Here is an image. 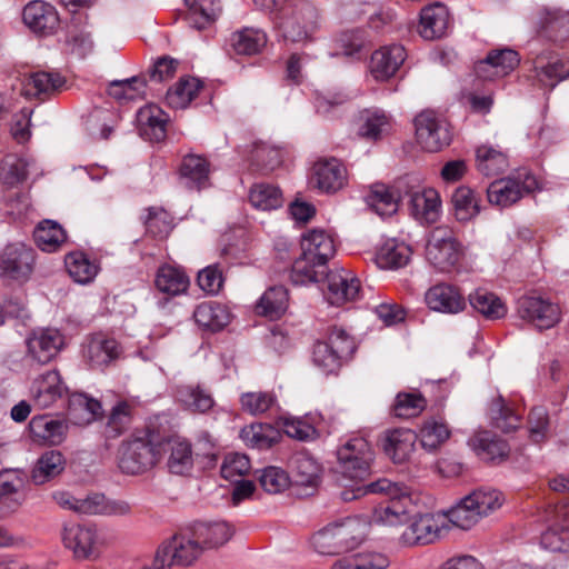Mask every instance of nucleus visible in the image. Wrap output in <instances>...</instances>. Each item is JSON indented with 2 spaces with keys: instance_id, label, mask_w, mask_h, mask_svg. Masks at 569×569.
I'll return each mask as SVG.
<instances>
[{
  "instance_id": "obj_1",
  "label": "nucleus",
  "mask_w": 569,
  "mask_h": 569,
  "mask_svg": "<svg viewBox=\"0 0 569 569\" xmlns=\"http://www.w3.org/2000/svg\"><path fill=\"white\" fill-rule=\"evenodd\" d=\"M367 493H381L389 498L386 505H381L375 510V523L383 527H398L408 523L415 507L409 488L387 478H381L367 483V486L346 488L340 492V498L343 501H352Z\"/></svg>"
},
{
  "instance_id": "obj_2",
  "label": "nucleus",
  "mask_w": 569,
  "mask_h": 569,
  "mask_svg": "<svg viewBox=\"0 0 569 569\" xmlns=\"http://www.w3.org/2000/svg\"><path fill=\"white\" fill-rule=\"evenodd\" d=\"M505 502L501 491L493 488H479L463 497L449 511L450 521L458 528L468 530L481 518L495 512Z\"/></svg>"
},
{
  "instance_id": "obj_3",
  "label": "nucleus",
  "mask_w": 569,
  "mask_h": 569,
  "mask_svg": "<svg viewBox=\"0 0 569 569\" xmlns=\"http://www.w3.org/2000/svg\"><path fill=\"white\" fill-rule=\"evenodd\" d=\"M158 436L149 433L143 438L123 441L118 449V467L127 475H140L160 460Z\"/></svg>"
},
{
  "instance_id": "obj_4",
  "label": "nucleus",
  "mask_w": 569,
  "mask_h": 569,
  "mask_svg": "<svg viewBox=\"0 0 569 569\" xmlns=\"http://www.w3.org/2000/svg\"><path fill=\"white\" fill-rule=\"evenodd\" d=\"M363 525L348 518L341 523L329 525L312 538V545L320 555H338L356 548L363 540Z\"/></svg>"
},
{
  "instance_id": "obj_5",
  "label": "nucleus",
  "mask_w": 569,
  "mask_h": 569,
  "mask_svg": "<svg viewBox=\"0 0 569 569\" xmlns=\"http://www.w3.org/2000/svg\"><path fill=\"white\" fill-rule=\"evenodd\" d=\"M338 471L342 478L355 482L350 489L361 486L369 475L375 453L365 438H352L337 450Z\"/></svg>"
},
{
  "instance_id": "obj_6",
  "label": "nucleus",
  "mask_w": 569,
  "mask_h": 569,
  "mask_svg": "<svg viewBox=\"0 0 569 569\" xmlns=\"http://www.w3.org/2000/svg\"><path fill=\"white\" fill-rule=\"evenodd\" d=\"M426 256L436 268L441 271H448L459 263L463 256V250L455 232L446 226H440L430 233L426 247Z\"/></svg>"
},
{
  "instance_id": "obj_7",
  "label": "nucleus",
  "mask_w": 569,
  "mask_h": 569,
  "mask_svg": "<svg viewBox=\"0 0 569 569\" xmlns=\"http://www.w3.org/2000/svg\"><path fill=\"white\" fill-rule=\"evenodd\" d=\"M26 359L44 366L54 360L66 347V337L57 328H37L26 338Z\"/></svg>"
},
{
  "instance_id": "obj_8",
  "label": "nucleus",
  "mask_w": 569,
  "mask_h": 569,
  "mask_svg": "<svg viewBox=\"0 0 569 569\" xmlns=\"http://www.w3.org/2000/svg\"><path fill=\"white\" fill-rule=\"evenodd\" d=\"M34 251L22 242L7 244L0 252V278L18 283L27 282L34 267Z\"/></svg>"
},
{
  "instance_id": "obj_9",
  "label": "nucleus",
  "mask_w": 569,
  "mask_h": 569,
  "mask_svg": "<svg viewBox=\"0 0 569 569\" xmlns=\"http://www.w3.org/2000/svg\"><path fill=\"white\" fill-rule=\"evenodd\" d=\"M203 551L196 537L176 536L162 543L154 556L152 569H166L171 566L191 565Z\"/></svg>"
},
{
  "instance_id": "obj_10",
  "label": "nucleus",
  "mask_w": 569,
  "mask_h": 569,
  "mask_svg": "<svg viewBox=\"0 0 569 569\" xmlns=\"http://www.w3.org/2000/svg\"><path fill=\"white\" fill-rule=\"evenodd\" d=\"M417 142L429 152L440 151L449 146L451 133L448 122L430 110L422 111L415 118Z\"/></svg>"
},
{
  "instance_id": "obj_11",
  "label": "nucleus",
  "mask_w": 569,
  "mask_h": 569,
  "mask_svg": "<svg viewBox=\"0 0 569 569\" xmlns=\"http://www.w3.org/2000/svg\"><path fill=\"white\" fill-rule=\"evenodd\" d=\"M518 316L543 330L556 326L561 318V310L557 303L542 296L528 295L517 301Z\"/></svg>"
},
{
  "instance_id": "obj_12",
  "label": "nucleus",
  "mask_w": 569,
  "mask_h": 569,
  "mask_svg": "<svg viewBox=\"0 0 569 569\" xmlns=\"http://www.w3.org/2000/svg\"><path fill=\"white\" fill-rule=\"evenodd\" d=\"M319 16L309 3L295 6L289 17L281 24L284 41L302 42L309 40L318 29Z\"/></svg>"
},
{
  "instance_id": "obj_13",
  "label": "nucleus",
  "mask_w": 569,
  "mask_h": 569,
  "mask_svg": "<svg viewBox=\"0 0 569 569\" xmlns=\"http://www.w3.org/2000/svg\"><path fill=\"white\" fill-rule=\"evenodd\" d=\"M405 179H408V183L405 184L403 193L410 198L412 216L420 221L433 222L441 206L438 192L432 188H421L416 177L408 176Z\"/></svg>"
},
{
  "instance_id": "obj_14",
  "label": "nucleus",
  "mask_w": 569,
  "mask_h": 569,
  "mask_svg": "<svg viewBox=\"0 0 569 569\" xmlns=\"http://www.w3.org/2000/svg\"><path fill=\"white\" fill-rule=\"evenodd\" d=\"M28 476L20 469L0 472V516L17 511L27 499Z\"/></svg>"
},
{
  "instance_id": "obj_15",
  "label": "nucleus",
  "mask_w": 569,
  "mask_h": 569,
  "mask_svg": "<svg viewBox=\"0 0 569 569\" xmlns=\"http://www.w3.org/2000/svg\"><path fill=\"white\" fill-rule=\"evenodd\" d=\"M537 33L552 42L569 38V12L557 8L541 7L531 17Z\"/></svg>"
},
{
  "instance_id": "obj_16",
  "label": "nucleus",
  "mask_w": 569,
  "mask_h": 569,
  "mask_svg": "<svg viewBox=\"0 0 569 569\" xmlns=\"http://www.w3.org/2000/svg\"><path fill=\"white\" fill-rule=\"evenodd\" d=\"M326 299L332 306L356 301L360 295V281L349 270L335 268L326 273Z\"/></svg>"
},
{
  "instance_id": "obj_17",
  "label": "nucleus",
  "mask_w": 569,
  "mask_h": 569,
  "mask_svg": "<svg viewBox=\"0 0 569 569\" xmlns=\"http://www.w3.org/2000/svg\"><path fill=\"white\" fill-rule=\"evenodd\" d=\"M67 391L60 372L57 369H51L33 379L30 387V398L38 409H47L61 399Z\"/></svg>"
},
{
  "instance_id": "obj_18",
  "label": "nucleus",
  "mask_w": 569,
  "mask_h": 569,
  "mask_svg": "<svg viewBox=\"0 0 569 569\" xmlns=\"http://www.w3.org/2000/svg\"><path fill=\"white\" fill-rule=\"evenodd\" d=\"M121 352L118 341L102 333L88 337L82 345V357L93 369L107 367L117 360Z\"/></svg>"
},
{
  "instance_id": "obj_19",
  "label": "nucleus",
  "mask_w": 569,
  "mask_h": 569,
  "mask_svg": "<svg viewBox=\"0 0 569 569\" xmlns=\"http://www.w3.org/2000/svg\"><path fill=\"white\" fill-rule=\"evenodd\" d=\"M160 458L167 453V467L173 475L183 476L191 471L193 467V453L191 443L180 437H170L159 439Z\"/></svg>"
},
{
  "instance_id": "obj_20",
  "label": "nucleus",
  "mask_w": 569,
  "mask_h": 569,
  "mask_svg": "<svg viewBox=\"0 0 569 569\" xmlns=\"http://www.w3.org/2000/svg\"><path fill=\"white\" fill-rule=\"evenodd\" d=\"M62 541L77 559L98 556V537L93 528L76 523L67 525L62 531Z\"/></svg>"
},
{
  "instance_id": "obj_21",
  "label": "nucleus",
  "mask_w": 569,
  "mask_h": 569,
  "mask_svg": "<svg viewBox=\"0 0 569 569\" xmlns=\"http://www.w3.org/2000/svg\"><path fill=\"white\" fill-rule=\"evenodd\" d=\"M249 458L246 455L229 453L221 466V476L232 482V503L238 506L249 498Z\"/></svg>"
},
{
  "instance_id": "obj_22",
  "label": "nucleus",
  "mask_w": 569,
  "mask_h": 569,
  "mask_svg": "<svg viewBox=\"0 0 569 569\" xmlns=\"http://www.w3.org/2000/svg\"><path fill=\"white\" fill-rule=\"evenodd\" d=\"M408 179H399L395 186L377 183L366 197L367 204L380 217H389L398 211L399 202Z\"/></svg>"
},
{
  "instance_id": "obj_23",
  "label": "nucleus",
  "mask_w": 569,
  "mask_h": 569,
  "mask_svg": "<svg viewBox=\"0 0 569 569\" xmlns=\"http://www.w3.org/2000/svg\"><path fill=\"white\" fill-rule=\"evenodd\" d=\"M425 301L432 311L449 315L459 313L466 308V300L460 290L446 282L430 287L425 293Z\"/></svg>"
},
{
  "instance_id": "obj_24",
  "label": "nucleus",
  "mask_w": 569,
  "mask_h": 569,
  "mask_svg": "<svg viewBox=\"0 0 569 569\" xmlns=\"http://www.w3.org/2000/svg\"><path fill=\"white\" fill-rule=\"evenodd\" d=\"M519 63L518 53L511 49L492 50L477 62L475 72L482 80H495L509 74Z\"/></svg>"
},
{
  "instance_id": "obj_25",
  "label": "nucleus",
  "mask_w": 569,
  "mask_h": 569,
  "mask_svg": "<svg viewBox=\"0 0 569 569\" xmlns=\"http://www.w3.org/2000/svg\"><path fill=\"white\" fill-rule=\"evenodd\" d=\"M356 134L367 141H378L392 130L391 118L380 109H365L355 120Z\"/></svg>"
},
{
  "instance_id": "obj_26",
  "label": "nucleus",
  "mask_w": 569,
  "mask_h": 569,
  "mask_svg": "<svg viewBox=\"0 0 569 569\" xmlns=\"http://www.w3.org/2000/svg\"><path fill=\"white\" fill-rule=\"evenodd\" d=\"M290 480L296 487L303 488V495L308 496V489H316L321 478V467L307 452H297L289 460Z\"/></svg>"
},
{
  "instance_id": "obj_27",
  "label": "nucleus",
  "mask_w": 569,
  "mask_h": 569,
  "mask_svg": "<svg viewBox=\"0 0 569 569\" xmlns=\"http://www.w3.org/2000/svg\"><path fill=\"white\" fill-rule=\"evenodd\" d=\"M312 170L311 181L322 192H337L347 182V170L336 158L318 160Z\"/></svg>"
},
{
  "instance_id": "obj_28",
  "label": "nucleus",
  "mask_w": 569,
  "mask_h": 569,
  "mask_svg": "<svg viewBox=\"0 0 569 569\" xmlns=\"http://www.w3.org/2000/svg\"><path fill=\"white\" fill-rule=\"evenodd\" d=\"M441 518L432 513L420 515L402 531L400 541L405 546L429 545L440 535Z\"/></svg>"
},
{
  "instance_id": "obj_29",
  "label": "nucleus",
  "mask_w": 569,
  "mask_h": 569,
  "mask_svg": "<svg viewBox=\"0 0 569 569\" xmlns=\"http://www.w3.org/2000/svg\"><path fill=\"white\" fill-rule=\"evenodd\" d=\"M533 183L535 179L530 177L523 183L512 178L496 180L487 189L488 200L499 207L511 206L529 193Z\"/></svg>"
},
{
  "instance_id": "obj_30",
  "label": "nucleus",
  "mask_w": 569,
  "mask_h": 569,
  "mask_svg": "<svg viewBox=\"0 0 569 569\" xmlns=\"http://www.w3.org/2000/svg\"><path fill=\"white\" fill-rule=\"evenodd\" d=\"M301 252L316 261V266H327L336 253L335 240L322 229L305 232L300 239Z\"/></svg>"
},
{
  "instance_id": "obj_31",
  "label": "nucleus",
  "mask_w": 569,
  "mask_h": 569,
  "mask_svg": "<svg viewBox=\"0 0 569 569\" xmlns=\"http://www.w3.org/2000/svg\"><path fill=\"white\" fill-rule=\"evenodd\" d=\"M406 58V50L401 44L382 47L371 56L370 72L376 80H387L397 72Z\"/></svg>"
},
{
  "instance_id": "obj_32",
  "label": "nucleus",
  "mask_w": 569,
  "mask_h": 569,
  "mask_svg": "<svg viewBox=\"0 0 569 569\" xmlns=\"http://www.w3.org/2000/svg\"><path fill=\"white\" fill-rule=\"evenodd\" d=\"M137 128L139 134L150 141H163L167 134L168 116L158 106L149 104L137 112Z\"/></svg>"
},
{
  "instance_id": "obj_33",
  "label": "nucleus",
  "mask_w": 569,
  "mask_h": 569,
  "mask_svg": "<svg viewBox=\"0 0 569 569\" xmlns=\"http://www.w3.org/2000/svg\"><path fill=\"white\" fill-rule=\"evenodd\" d=\"M555 525L541 536L543 548L552 552L569 551V505H557L553 510Z\"/></svg>"
},
{
  "instance_id": "obj_34",
  "label": "nucleus",
  "mask_w": 569,
  "mask_h": 569,
  "mask_svg": "<svg viewBox=\"0 0 569 569\" xmlns=\"http://www.w3.org/2000/svg\"><path fill=\"white\" fill-rule=\"evenodd\" d=\"M29 430L36 442L58 446L67 437L68 423L49 415H41L30 420Z\"/></svg>"
},
{
  "instance_id": "obj_35",
  "label": "nucleus",
  "mask_w": 569,
  "mask_h": 569,
  "mask_svg": "<svg viewBox=\"0 0 569 569\" xmlns=\"http://www.w3.org/2000/svg\"><path fill=\"white\" fill-rule=\"evenodd\" d=\"M22 16L26 26L36 33H51L59 24L56 8L39 0L29 2L24 7Z\"/></svg>"
},
{
  "instance_id": "obj_36",
  "label": "nucleus",
  "mask_w": 569,
  "mask_h": 569,
  "mask_svg": "<svg viewBox=\"0 0 569 569\" xmlns=\"http://www.w3.org/2000/svg\"><path fill=\"white\" fill-rule=\"evenodd\" d=\"M448 24L449 12L446 6L436 2L421 10L418 32L426 40H435L445 36Z\"/></svg>"
},
{
  "instance_id": "obj_37",
  "label": "nucleus",
  "mask_w": 569,
  "mask_h": 569,
  "mask_svg": "<svg viewBox=\"0 0 569 569\" xmlns=\"http://www.w3.org/2000/svg\"><path fill=\"white\" fill-rule=\"evenodd\" d=\"M417 438L409 429L392 430L386 437L385 452L395 463H403L412 455Z\"/></svg>"
},
{
  "instance_id": "obj_38",
  "label": "nucleus",
  "mask_w": 569,
  "mask_h": 569,
  "mask_svg": "<svg viewBox=\"0 0 569 569\" xmlns=\"http://www.w3.org/2000/svg\"><path fill=\"white\" fill-rule=\"evenodd\" d=\"M469 446L483 459L502 461L509 455V446L490 431H480L469 439Z\"/></svg>"
},
{
  "instance_id": "obj_39",
  "label": "nucleus",
  "mask_w": 569,
  "mask_h": 569,
  "mask_svg": "<svg viewBox=\"0 0 569 569\" xmlns=\"http://www.w3.org/2000/svg\"><path fill=\"white\" fill-rule=\"evenodd\" d=\"M192 532L204 550L226 543L232 537L233 529L226 521L199 522L193 527Z\"/></svg>"
},
{
  "instance_id": "obj_40",
  "label": "nucleus",
  "mask_w": 569,
  "mask_h": 569,
  "mask_svg": "<svg viewBox=\"0 0 569 569\" xmlns=\"http://www.w3.org/2000/svg\"><path fill=\"white\" fill-rule=\"evenodd\" d=\"M189 8L187 20L189 24L203 30L216 22L222 8L219 0H184Z\"/></svg>"
},
{
  "instance_id": "obj_41",
  "label": "nucleus",
  "mask_w": 569,
  "mask_h": 569,
  "mask_svg": "<svg viewBox=\"0 0 569 569\" xmlns=\"http://www.w3.org/2000/svg\"><path fill=\"white\" fill-rule=\"evenodd\" d=\"M66 79L58 72L38 71L26 79L22 93L26 97L49 96L61 89Z\"/></svg>"
},
{
  "instance_id": "obj_42",
  "label": "nucleus",
  "mask_w": 569,
  "mask_h": 569,
  "mask_svg": "<svg viewBox=\"0 0 569 569\" xmlns=\"http://www.w3.org/2000/svg\"><path fill=\"white\" fill-rule=\"evenodd\" d=\"M227 307L217 302H202L193 311L194 321L204 329L218 331L230 322Z\"/></svg>"
},
{
  "instance_id": "obj_43",
  "label": "nucleus",
  "mask_w": 569,
  "mask_h": 569,
  "mask_svg": "<svg viewBox=\"0 0 569 569\" xmlns=\"http://www.w3.org/2000/svg\"><path fill=\"white\" fill-rule=\"evenodd\" d=\"M180 174L186 188L200 190L204 188L208 182V162L199 156H187L182 161Z\"/></svg>"
},
{
  "instance_id": "obj_44",
  "label": "nucleus",
  "mask_w": 569,
  "mask_h": 569,
  "mask_svg": "<svg viewBox=\"0 0 569 569\" xmlns=\"http://www.w3.org/2000/svg\"><path fill=\"white\" fill-rule=\"evenodd\" d=\"M288 302V290L283 286H274L264 291L256 305V311L270 319H278L287 310Z\"/></svg>"
},
{
  "instance_id": "obj_45",
  "label": "nucleus",
  "mask_w": 569,
  "mask_h": 569,
  "mask_svg": "<svg viewBox=\"0 0 569 569\" xmlns=\"http://www.w3.org/2000/svg\"><path fill=\"white\" fill-rule=\"evenodd\" d=\"M64 469L63 456L56 450L42 453L37 460L32 471L31 480L34 485H43L58 477Z\"/></svg>"
},
{
  "instance_id": "obj_46",
  "label": "nucleus",
  "mask_w": 569,
  "mask_h": 569,
  "mask_svg": "<svg viewBox=\"0 0 569 569\" xmlns=\"http://www.w3.org/2000/svg\"><path fill=\"white\" fill-rule=\"evenodd\" d=\"M410 248L395 239L387 240L376 253V262L381 269H399L410 259Z\"/></svg>"
},
{
  "instance_id": "obj_47",
  "label": "nucleus",
  "mask_w": 569,
  "mask_h": 569,
  "mask_svg": "<svg viewBox=\"0 0 569 569\" xmlns=\"http://www.w3.org/2000/svg\"><path fill=\"white\" fill-rule=\"evenodd\" d=\"M154 284L166 295L178 296L188 289L189 278L179 268L164 264L158 269Z\"/></svg>"
},
{
  "instance_id": "obj_48",
  "label": "nucleus",
  "mask_w": 569,
  "mask_h": 569,
  "mask_svg": "<svg viewBox=\"0 0 569 569\" xmlns=\"http://www.w3.org/2000/svg\"><path fill=\"white\" fill-rule=\"evenodd\" d=\"M327 266H316V261L309 257H305V253L293 261L290 270V280L297 286H307L319 282L326 272Z\"/></svg>"
},
{
  "instance_id": "obj_49",
  "label": "nucleus",
  "mask_w": 569,
  "mask_h": 569,
  "mask_svg": "<svg viewBox=\"0 0 569 569\" xmlns=\"http://www.w3.org/2000/svg\"><path fill=\"white\" fill-rule=\"evenodd\" d=\"M34 241L37 246L46 252L57 251L66 241L63 228L53 220H43L34 229Z\"/></svg>"
},
{
  "instance_id": "obj_50",
  "label": "nucleus",
  "mask_w": 569,
  "mask_h": 569,
  "mask_svg": "<svg viewBox=\"0 0 569 569\" xmlns=\"http://www.w3.org/2000/svg\"><path fill=\"white\" fill-rule=\"evenodd\" d=\"M471 307L487 319H500L506 316L507 307L502 300L492 292L478 289L469 295Z\"/></svg>"
},
{
  "instance_id": "obj_51",
  "label": "nucleus",
  "mask_w": 569,
  "mask_h": 569,
  "mask_svg": "<svg viewBox=\"0 0 569 569\" xmlns=\"http://www.w3.org/2000/svg\"><path fill=\"white\" fill-rule=\"evenodd\" d=\"M178 401L192 412H207L214 401L211 395L199 386H180L177 389Z\"/></svg>"
},
{
  "instance_id": "obj_52",
  "label": "nucleus",
  "mask_w": 569,
  "mask_h": 569,
  "mask_svg": "<svg viewBox=\"0 0 569 569\" xmlns=\"http://www.w3.org/2000/svg\"><path fill=\"white\" fill-rule=\"evenodd\" d=\"M455 216L459 221H469L480 212L479 198L467 187H458L451 197Z\"/></svg>"
},
{
  "instance_id": "obj_53",
  "label": "nucleus",
  "mask_w": 569,
  "mask_h": 569,
  "mask_svg": "<svg viewBox=\"0 0 569 569\" xmlns=\"http://www.w3.org/2000/svg\"><path fill=\"white\" fill-rule=\"evenodd\" d=\"M477 168L487 176L502 173L508 167L507 156L491 146H480L476 150Z\"/></svg>"
},
{
  "instance_id": "obj_54",
  "label": "nucleus",
  "mask_w": 569,
  "mask_h": 569,
  "mask_svg": "<svg viewBox=\"0 0 569 569\" xmlns=\"http://www.w3.org/2000/svg\"><path fill=\"white\" fill-rule=\"evenodd\" d=\"M100 410V402L84 393H72L69 397L68 413L76 423L91 422Z\"/></svg>"
},
{
  "instance_id": "obj_55",
  "label": "nucleus",
  "mask_w": 569,
  "mask_h": 569,
  "mask_svg": "<svg viewBox=\"0 0 569 569\" xmlns=\"http://www.w3.org/2000/svg\"><path fill=\"white\" fill-rule=\"evenodd\" d=\"M489 415L493 427L502 432H510L519 427L520 418L518 413L511 409L501 396L492 399Z\"/></svg>"
},
{
  "instance_id": "obj_56",
  "label": "nucleus",
  "mask_w": 569,
  "mask_h": 569,
  "mask_svg": "<svg viewBox=\"0 0 569 569\" xmlns=\"http://www.w3.org/2000/svg\"><path fill=\"white\" fill-rule=\"evenodd\" d=\"M64 262L70 277L78 283H89L98 273V266L83 252L69 253Z\"/></svg>"
},
{
  "instance_id": "obj_57",
  "label": "nucleus",
  "mask_w": 569,
  "mask_h": 569,
  "mask_svg": "<svg viewBox=\"0 0 569 569\" xmlns=\"http://www.w3.org/2000/svg\"><path fill=\"white\" fill-rule=\"evenodd\" d=\"M282 206V196L278 187L260 182L251 186V207L269 211Z\"/></svg>"
},
{
  "instance_id": "obj_58",
  "label": "nucleus",
  "mask_w": 569,
  "mask_h": 569,
  "mask_svg": "<svg viewBox=\"0 0 569 569\" xmlns=\"http://www.w3.org/2000/svg\"><path fill=\"white\" fill-rule=\"evenodd\" d=\"M200 89L201 84L198 79H181L173 88L168 90L167 103L171 108L183 109L197 97Z\"/></svg>"
},
{
  "instance_id": "obj_59",
  "label": "nucleus",
  "mask_w": 569,
  "mask_h": 569,
  "mask_svg": "<svg viewBox=\"0 0 569 569\" xmlns=\"http://www.w3.org/2000/svg\"><path fill=\"white\" fill-rule=\"evenodd\" d=\"M536 78L541 86L553 88L558 82L569 77V66L556 59L543 63L541 57L537 58L535 64Z\"/></svg>"
},
{
  "instance_id": "obj_60",
  "label": "nucleus",
  "mask_w": 569,
  "mask_h": 569,
  "mask_svg": "<svg viewBox=\"0 0 569 569\" xmlns=\"http://www.w3.org/2000/svg\"><path fill=\"white\" fill-rule=\"evenodd\" d=\"M146 86L143 78L132 77L130 79L112 82L108 92L112 98L119 101L136 100L144 97Z\"/></svg>"
},
{
  "instance_id": "obj_61",
  "label": "nucleus",
  "mask_w": 569,
  "mask_h": 569,
  "mask_svg": "<svg viewBox=\"0 0 569 569\" xmlns=\"http://www.w3.org/2000/svg\"><path fill=\"white\" fill-rule=\"evenodd\" d=\"M27 163L16 154H7L0 162V181L9 187L21 183L27 178Z\"/></svg>"
},
{
  "instance_id": "obj_62",
  "label": "nucleus",
  "mask_w": 569,
  "mask_h": 569,
  "mask_svg": "<svg viewBox=\"0 0 569 569\" xmlns=\"http://www.w3.org/2000/svg\"><path fill=\"white\" fill-rule=\"evenodd\" d=\"M450 437V430L443 422L428 421L420 429V442L428 451L437 450Z\"/></svg>"
},
{
  "instance_id": "obj_63",
  "label": "nucleus",
  "mask_w": 569,
  "mask_h": 569,
  "mask_svg": "<svg viewBox=\"0 0 569 569\" xmlns=\"http://www.w3.org/2000/svg\"><path fill=\"white\" fill-rule=\"evenodd\" d=\"M131 422V407L128 402L117 403L109 416L106 426V437L117 438L121 436L129 427Z\"/></svg>"
},
{
  "instance_id": "obj_64",
  "label": "nucleus",
  "mask_w": 569,
  "mask_h": 569,
  "mask_svg": "<svg viewBox=\"0 0 569 569\" xmlns=\"http://www.w3.org/2000/svg\"><path fill=\"white\" fill-rule=\"evenodd\" d=\"M325 341L342 361L349 359L356 350L355 339L345 329L336 326L329 329Z\"/></svg>"
}]
</instances>
